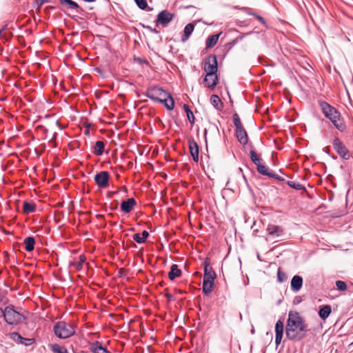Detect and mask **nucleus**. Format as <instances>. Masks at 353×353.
I'll return each instance as SVG.
<instances>
[{
  "label": "nucleus",
  "instance_id": "obj_64",
  "mask_svg": "<svg viewBox=\"0 0 353 353\" xmlns=\"http://www.w3.org/2000/svg\"><path fill=\"white\" fill-rule=\"evenodd\" d=\"M325 152L330 154V152L327 150H325Z\"/></svg>",
  "mask_w": 353,
  "mask_h": 353
},
{
  "label": "nucleus",
  "instance_id": "obj_24",
  "mask_svg": "<svg viewBox=\"0 0 353 353\" xmlns=\"http://www.w3.org/2000/svg\"><path fill=\"white\" fill-rule=\"evenodd\" d=\"M210 100L211 104L213 105V107L216 110H221L223 108V103L221 101V99L218 95H216V94L211 95Z\"/></svg>",
  "mask_w": 353,
  "mask_h": 353
},
{
  "label": "nucleus",
  "instance_id": "obj_30",
  "mask_svg": "<svg viewBox=\"0 0 353 353\" xmlns=\"http://www.w3.org/2000/svg\"><path fill=\"white\" fill-rule=\"evenodd\" d=\"M183 108L186 114L188 120L191 124H194L195 122V117L192 111L190 110V106L188 104H183Z\"/></svg>",
  "mask_w": 353,
  "mask_h": 353
},
{
  "label": "nucleus",
  "instance_id": "obj_34",
  "mask_svg": "<svg viewBox=\"0 0 353 353\" xmlns=\"http://www.w3.org/2000/svg\"><path fill=\"white\" fill-rule=\"evenodd\" d=\"M250 159L257 166V165L261 164V161H263L262 159H261L258 154H256V151L254 150H252L250 152Z\"/></svg>",
  "mask_w": 353,
  "mask_h": 353
},
{
  "label": "nucleus",
  "instance_id": "obj_33",
  "mask_svg": "<svg viewBox=\"0 0 353 353\" xmlns=\"http://www.w3.org/2000/svg\"><path fill=\"white\" fill-rule=\"evenodd\" d=\"M51 350L53 353H69L65 347L60 346L58 344L51 345Z\"/></svg>",
  "mask_w": 353,
  "mask_h": 353
},
{
  "label": "nucleus",
  "instance_id": "obj_3",
  "mask_svg": "<svg viewBox=\"0 0 353 353\" xmlns=\"http://www.w3.org/2000/svg\"><path fill=\"white\" fill-rule=\"evenodd\" d=\"M5 312L4 321L9 325H20L27 320V317L19 310H17L13 305L6 306Z\"/></svg>",
  "mask_w": 353,
  "mask_h": 353
},
{
  "label": "nucleus",
  "instance_id": "obj_6",
  "mask_svg": "<svg viewBox=\"0 0 353 353\" xmlns=\"http://www.w3.org/2000/svg\"><path fill=\"white\" fill-rule=\"evenodd\" d=\"M169 92L158 86L149 87L147 91L143 94L145 97L150 99L154 102H157V100H160L164 97Z\"/></svg>",
  "mask_w": 353,
  "mask_h": 353
},
{
  "label": "nucleus",
  "instance_id": "obj_53",
  "mask_svg": "<svg viewBox=\"0 0 353 353\" xmlns=\"http://www.w3.org/2000/svg\"><path fill=\"white\" fill-rule=\"evenodd\" d=\"M6 307L4 309H2L0 307V318L3 317L5 319V315H6Z\"/></svg>",
  "mask_w": 353,
  "mask_h": 353
},
{
  "label": "nucleus",
  "instance_id": "obj_14",
  "mask_svg": "<svg viewBox=\"0 0 353 353\" xmlns=\"http://www.w3.org/2000/svg\"><path fill=\"white\" fill-rule=\"evenodd\" d=\"M157 103L163 104L168 110H172L174 108V101L170 93L157 100Z\"/></svg>",
  "mask_w": 353,
  "mask_h": 353
},
{
  "label": "nucleus",
  "instance_id": "obj_40",
  "mask_svg": "<svg viewBox=\"0 0 353 353\" xmlns=\"http://www.w3.org/2000/svg\"><path fill=\"white\" fill-rule=\"evenodd\" d=\"M209 130H211V131H214L216 133L219 134V128L214 123H210V125L209 127ZM208 130V129H207V128H205V130H204V136H205V139L206 142H207L206 136H207Z\"/></svg>",
  "mask_w": 353,
  "mask_h": 353
},
{
  "label": "nucleus",
  "instance_id": "obj_31",
  "mask_svg": "<svg viewBox=\"0 0 353 353\" xmlns=\"http://www.w3.org/2000/svg\"><path fill=\"white\" fill-rule=\"evenodd\" d=\"M204 271V277L203 279L208 280L209 281L214 282L216 279V273L214 271L213 268L208 269V270Z\"/></svg>",
  "mask_w": 353,
  "mask_h": 353
},
{
  "label": "nucleus",
  "instance_id": "obj_39",
  "mask_svg": "<svg viewBox=\"0 0 353 353\" xmlns=\"http://www.w3.org/2000/svg\"><path fill=\"white\" fill-rule=\"evenodd\" d=\"M252 33V32L243 34L242 35L237 37L236 39L228 43V45H230L231 47L234 46L236 45L239 42H240L245 36L249 35Z\"/></svg>",
  "mask_w": 353,
  "mask_h": 353
},
{
  "label": "nucleus",
  "instance_id": "obj_1",
  "mask_svg": "<svg viewBox=\"0 0 353 353\" xmlns=\"http://www.w3.org/2000/svg\"><path fill=\"white\" fill-rule=\"evenodd\" d=\"M308 331L307 325L299 312L290 311L285 326L286 339L295 343L299 342L306 337Z\"/></svg>",
  "mask_w": 353,
  "mask_h": 353
},
{
  "label": "nucleus",
  "instance_id": "obj_16",
  "mask_svg": "<svg viewBox=\"0 0 353 353\" xmlns=\"http://www.w3.org/2000/svg\"><path fill=\"white\" fill-rule=\"evenodd\" d=\"M266 230L268 235L274 238L280 236L283 233V230L281 227L273 224H269Z\"/></svg>",
  "mask_w": 353,
  "mask_h": 353
},
{
  "label": "nucleus",
  "instance_id": "obj_42",
  "mask_svg": "<svg viewBox=\"0 0 353 353\" xmlns=\"http://www.w3.org/2000/svg\"><path fill=\"white\" fill-rule=\"evenodd\" d=\"M68 9L75 10L77 13H79V14L83 15V16H85L87 13L85 10H84L83 8L80 7V6L77 3V6H75V7L70 6V8Z\"/></svg>",
  "mask_w": 353,
  "mask_h": 353
},
{
  "label": "nucleus",
  "instance_id": "obj_37",
  "mask_svg": "<svg viewBox=\"0 0 353 353\" xmlns=\"http://www.w3.org/2000/svg\"><path fill=\"white\" fill-rule=\"evenodd\" d=\"M232 119H233V123H234V126L236 127V129H239V128H243V126L241 123V119L239 118V116L238 115L237 113H234L233 114Z\"/></svg>",
  "mask_w": 353,
  "mask_h": 353
},
{
  "label": "nucleus",
  "instance_id": "obj_50",
  "mask_svg": "<svg viewBox=\"0 0 353 353\" xmlns=\"http://www.w3.org/2000/svg\"><path fill=\"white\" fill-rule=\"evenodd\" d=\"M302 302V298L300 296H296L293 300V303L294 305H298Z\"/></svg>",
  "mask_w": 353,
  "mask_h": 353
},
{
  "label": "nucleus",
  "instance_id": "obj_36",
  "mask_svg": "<svg viewBox=\"0 0 353 353\" xmlns=\"http://www.w3.org/2000/svg\"><path fill=\"white\" fill-rule=\"evenodd\" d=\"M287 280L286 274L281 270V268H279L277 270V281L279 283H283Z\"/></svg>",
  "mask_w": 353,
  "mask_h": 353
},
{
  "label": "nucleus",
  "instance_id": "obj_26",
  "mask_svg": "<svg viewBox=\"0 0 353 353\" xmlns=\"http://www.w3.org/2000/svg\"><path fill=\"white\" fill-rule=\"evenodd\" d=\"M105 145L103 141H97L93 148V153L97 156H101L104 152Z\"/></svg>",
  "mask_w": 353,
  "mask_h": 353
},
{
  "label": "nucleus",
  "instance_id": "obj_32",
  "mask_svg": "<svg viewBox=\"0 0 353 353\" xmlns=\"http://www.w3.org/2000/svg\"><path fill=\"white\" fill-rule=\"evenodd\" d=\"M85 261V257L84 255L79 256V261H70L69 263V265L74 267L77 270H80L82 269L83 263Z\"/></svg>",
  "mask_w": 353,
  "mask_h": 353
},
{
  "label": "nucleus",
  "instance_id": "obj_54",
  "mask_svg": "<svg viewBox=\"0 0 353 353\" xmlns=\"http://www.w3.org/2000/svg\"><path fill=\"white\" fill-rule=\"evenodd\" d=\"M118 192H119V191H118V190H117V191L112 192H110V193H108V195H107V196H108V198L111 199L114 194H117Z\"/></svg>",
  "mask_w": 353,
  "mask_h": 353
},
{
  "label": "nucleus",
  "instance_id": "obj_61",
  "mask_svg": "<svg viewBox=\"0 0 353 353\" xmlns=\"http://www.w3.org/2000/svg\"><path fill=\"white\" fill-rule=\"evenodd\" d=\"M121 191H123V192L125 193H127V190L125 188H124L123 190H122Z\"/></svg>",
  "mask_w": 353,
  "mask_h": 353
},
{
  "label": "nucleus",
  "instance_id": "obj_45",
  "mask_svg": "<svg viewBox=\"0 0 353 353\" xmlns=\"http://www.w3.org/2000/svg\"><path fill=\"white\" fill-rule=\"evenodd\" d=\"M203 270H208V269H210V268H212V267H210V260L208 257H206L203 262Z\"/></svg>",
  "mask_w": 353,
  "mask_h": 353
},
{
  "label": "nucleus",
  "instance_id": "obj_47",
  "mask_svg": "<svg viewBox=\"0 0 353 353\" xmlns=\"http://www.w3.org/2000/svg\"><path fill=\"white\" fill-rule=\"evenodd\" d=\"M141 26L143 28L148 30L152 33H154V34H159V30H157L156 28H152L150 26L145 25V24H141Z\"/></svg>",
  "mask_w": 353,
  "mask_h": 353
},
{
  "label": "nucleus",
  "instance_id": "obj_25",
  "mask_svg": "<svg viewBox=\"0 0 353 353\" xmlns=\"http://www.w3.org/2000/svg\"><path fill=\"white\" fill-rule=\"evenodd\" d=\"M25 248L27 252H32L34 249L35 239L33 236H28L24 239Z\"/></svg>",
  "mask_w": 353,
  "mask_h": 353
},
{
  "label": "nucleus",
  "instance_id": "obj_43",
  "mask_svg": "<svg viewBox=\"0 0 353 353\" xmlns=\"http://www.w3.org/2000/svg\"><path fill=\"white\" fill-rule=\"evenodd\" d=\"M59 2L62 6H67L68 8H69L70 6H77V2L72 0H59Z\"/></svg>",
  "mask_w": 353,
  "mask_h": 353
},
{
  "label": "nucleus",
  "instance_id": "obj_21",
  "mask_svg": "<svg viewBox=\"0 0 353 353\" xmlns=\"http://www.w3.org/2000/svg\"><path fill=\"white\" fill-rule=\"evenodd\" d=\"M331 312V306L330 305H323L319 307L318 314L321 319L325 320L330 315Z\"/></svg>",
  "mask_w": 353,
  "mask_h": 353
},
{
  "label": "nucleus",
  "instance_id": "obj_62",
  "mask_svg": "<svg viewBox=\"0 0 353 353\" xmlns=\"http://www.w3.org/2000/svg\"><path fill=\"white\" fill-rule=\"evenodd\" d=\"M108 4L110 3V0H104Z\"/></svg>",
  "mask_w": 353,
  "mask_h": 353
},
{
  "label": "nucleus",
  "instance_id": "obj_19",
  "mask_svg": "<svg viewBox=\"0 0 353 353\" xmlns=\"http://www.w3.org/2000/svg\"><path fill=\"white\" fill-rule=\"evenodd\" d=\"M195 25L192 23H188L183 30V34L181 37V41L186 42L194 30Z\"/></svg>",
  "mask_w": 353,
  "mask_h": 353
},
{
  "label": "nucleus",
  "instance_id": "obj_27",
  "mask_svg": "<svg viewBox=\"0 0 353 353\" xmlns=\"http://www.w3.org/2000/svg\"><path fill=\"white\" fill-rule=\"evenodd\" d=\"M214 282L203 279L202 291L205 295H208L212 291Z\"/></svg>",
  "mask_w": 353,
  "mask_h": 353
},
{
  "label": "nucleus",
  "instance_id": "obj_4",
  "mask_svg": "<svg viewBox=\"0 0 353 353\" xmlns=\"http://www.w3.org/2000/svg\"><path fill=\"white\" fill-rule=\"evenodd\" d=\"M53 330L56 336L61 339L70 338L74 334L73 327L65 321L57 322Z\"/></svg>",
  "mask_w": 353,
  "mask_h": 353
},
{
  "label": "nucleus",
  "instance_id": "obj_8",
  "mask_svg": "<svg viewBox=\"0 0 353 353\" xmlns=\"http://www.w3.org/2000/svg\"><path fill=\"white\" fill-rule=\"evenodd\" d=\"M110 179V174L108 171L97 172L94 177L96 184L101 189H104L109 186Z\"/></svg>",
  "mask_w": 353,
  "mask_h": 353
},
{
  "label": "nucleus",
  "instance_id": "obj_10",
  "mask_svg": "<svg viewBox=\"0 0 353 353\" xmlns=\"http://www.w3.org/2000/svg\"><path fill=\"white\" fill-rule=\"evenodd\" d=\"M188 147L193 161L195 163H198L199 159V145L194 138L190 137L188 139Z\"/></svg>",
  "mask_w": 353,
  "mask_h": 353
},
{
  "label": "nucleus",
  "instance_id": "obj_51",
  "mask_svg": "<svg viewBox=\"0 0 353 353\" xmlns=\"http://www.w3.org/2000/svg\"><path fill=\"white\" fill-rule=\"evenodd\" d=\"M142 237L146 241L148 237L149 236V232L147 230H143L141 233Z\"/></svg>",
  "mask_w": 353,
  "mask_h": 353
},
{
  "label": "nucleus",
  "instance_id": "obj_57",
  "mask_svg": "<svg viewBox=\"0 0 353 353\" xmlns=\"http://www.w3.org/2000/svg\"><path fill=\"white\" fill-rule=\"evenodd\" d=\"M83 1L85 2H87V3H92V2H94L96 0H83Z\"/></svg>",
  "mask_w": 353,
  "mask_h": 353
},
{
  "label": "nucleus",
  "instance_id": "obj_29",
  "mask_svg": "<svg viewBox=\"0 0 353 353\" xmlns=\"http://www.w3.org/2000/svg\"><path fill=\"white\" fill-rule=\"evenodd\" d=\"M256 170L259 174L264 175V176H268L269 177L271 176V174L273 172L272 170H270L269 168L266 165H265L262 163L257 165Z\"/></svg>",
  "mask_w": 353,
  "mask_h": 353
},
{
  "label": "nucleus",
  "instance_id": "obj_56",
  "mask_svg": "<svg viewBox=\"0 0 353 353\" xmlns=\"http://www.w3.org/2000/svg\"><path fill=\"white\" fill-rule=\"evenodd\" d=\"M71 18L75 21H77L78 19H81L80 17L76 16V15H74V16H72Z\"/></svg>",
  "mask_w": 353,
  "mask_h": 353
},
{
  "label": "nucleus",
  "instance_id": "obj_15",
  "mask_svg": "<svg viewBox=\"0 0 353 353\" xmlns=\"http://www.w3.org/2000/svg\"><path fill=\"white\" fill-rule=\"evenodd\" d=\"M303 280L299 275H295L292 278L290 288L292 292H298L303 287Z\"/></svg>",
  "mask_w": 353,
  "mask_h": 353
},
{
  "label": "nucleus",
  "instance_id": "obj_23",
  "mask_svg": "<svg viewBox=\"0 0 353 353\" xmlns=\"http://www.w3.org/2000/svg\"><path fill=\"white\" fill-rule=\"evenodd\" d=\"M181 275V270L179 268V266L176 264H172L170 268V271L168 273L169 279L173 281Z\"/></svg>",
  "mask_w": 353,
  "mask_h": 353
},
{
  "label": "nucleus",
  "instance_id": "obj_22",
  "mask_svg": "<svg viewBox=\"0 0 353 353\" xmlns=\"http://www.w3.org/2000/svg\"><path fill=\"white\" fill-rule=\"evenodd\" d=\"M222 32L209 36L205 41L206 48H213L218 42L220 35Z\"/></svg>",
  "mask_w": 353,
  "mask_h": 353
},
{
  "label": "nucleus",
  "instance_id": "obj_9",
  "mask_svg": "<svg viewBox=\"0 0 353 353\" xmlns=\"http://www.w3.org/2000/svg\"><path fill=\"white\" fill-rule=\"evenodd\" d=\"M332 144L334 149L341 158L345 160L350 159V154L348 150L339 138H334Z\"/></svg>",
  "mask_w": 353,
  "mask_h": 353
},
{
  "label": "nucleus",
  "instance_id": "obj_5",
  "mask_svg": "<svg viewBox=\"0 0 353 353\" xmlns=\"http://www.w3.org/2000/svg\"><path fill=\"white\" fill-rule=\"evenodd\" d=\"M203 70L207 76L217 75L218 61L216 54H210L205 58Z\"/></svg>",
  "mask_w": 353,
  "mask_h": 353
},
{
  "label": "nucleus",
  "instance_id": "obj_2",
  "mask_svg": "<svg viewBox=\"0 0 353 353\" xmlns=\"http://www.w3.org/2000/svg\"><path fill=\"white\" fill-rule=\"evenodd\" d=\"M319 106L325 117L330 120L338 130L343 132L345 130L346 126L341 113L335 108L324 101H319Z\"/></svg>",
  "mask_w": 353,
  "mask_h": 353
},
{
  "label": "nucleus",
  "instance_id": "obj_58",
  "mask_svg": "<svg viewBox=\"0 0 353 353\" xmlns=\"http://www.w3.org/2000/svg\"><path fill=\"white\" fill-rule=\"evenodd\" d=\"M248 14L249 15H252V16H254V14H256V13H254V12H248Z\"/></svg>",
  "mask_w": 353,
  "mask_h": 353
},
{
  "label": "nucleus",
  "instance_id": "obj_48",
  "mask_svg": "<svg viewBox=\"0 0 353 353\" xmlns=\"http://www.w3.org/2000/svg\"><path fill=\"white\" fill-rule=\"evenodd\" d=\"M254 17H256L263 25H264L265 27L268 26L267 23L263 17H262L261 15L256 14H254Z\"/></svg>",
  "mask_w": 353,
  "mask_h": 353
},
{
  "label": "nucleus",
  "instance_id": "obj_28",
  "mask_svg": "<svg viewBox=\"0 0 353 353\" xmlns=\"http://www.w3.org/2000/svg\"><path fill=\"white\" fill-rule=\"evenodd\" d=\"M36 210V205L31 203L27 201H23V211L25 214L34 212Z\"/></svg>",
  "mask_w": 353,
  "mask_h": 353
},
{
  "label": "nucleus",
  "instance_id": "obj_44",
  "mask_svg": "<svg viewBox=\"0 0 353 353\" xmlns=\"http://www.w3.org/2000/svg\"><path fill=\"white\" fill-rule=\"evenodd\" d=\"M133 239L138 243H143L145 242V239L141 236L139 233H136L133 235Z\"/></svg>",
  "mask_w": 353,
  "mask_h": 353
},
{
  "label": "nucleus",
  "instance_id": "obj_38",
  "mask_svg": "<svg viewBox=\"0 0 353 353\" xmlns=\"http://www.w3.org/2000/svg\"><path fill=\"white\" fill-rule=\"evenodd\" d=\"M137 7L143 10L148 8L147 0H134Z\"/></svg>",
  "mask_w": 353,
  "mask_h": 353
},
{
  "label": "nucleus",
  "instance_id": "obj_17",
  "mask_svg": "<svg viewBox=\"0 0 353 353\" xmlns=\"http://www.w3.org/2000/svg\"><path fill=\"white\" fill-rule=\"evenodd\" d=\"M219 78L217 75L205 76L203 79L205 86L213 90L217 85Z\"/></svg>",
  "mask_w": 353,
  "mask_h": 353
},
{
  "label": "nucleus",
  "instance_id": "obj_49",
  "mask_svg": "<svg viewBox=\"0 0 353 353\" xmlns=\"http://www.w3.org/2000/svg\"><path fill=\"white\" fill-rule=\"evenodd\" d=\"M270 178H273V179H277L278 181H284L285 179L283 177L279 176V174H275L274 172H272L271 176H270Z\"/></svg>",
  "mask_w": 353,
  "mask_h": 353
},
{
  "label": "nucleus",
  "instance_id": "obj_55",
  "mask_svg": "<svg viewBox=\"0 0 353 353\" xmlns=\"http://www.w3.org/2000/svg\"><path fill=\"white\" fill-rule=\"evenodd\" d=\"M84 134H85V135H86V136H90V132L89 128L86 129V130L84 131Z\"/></svg>",
  "mask_w": 353,
  "mask_h": 353
},
{
  "label": "nucleus",
  "instance_id": "obj_35",
  "mask_svg": "<svg viewBox=\"0 0 353 353\" xmlns=\"http://www.w3.org/2000/svg\"><path fill=\"white\" fill-rule=\"evenodd\" d=\"M288 185H289L290 188L294 189V190H305V188L304 185L299 183H296L294 181H288L287 183Z\"/></svg>",
  "mask_w": 353,
  "mask_h": 353
},
{
  "label": "nucleus",
  "instance_id": "obj_20",
  "mask_svg": "<svg viewBox=\"0 0 353 353\" xmlns=\"http://www.w3.org/2000/svg\"><path fill=\"white\" fill-rule=\"evenodd\" d=\"M90 350L93 353H112L103 347L99 341H94L91 343Z\"/></svg>",
  "mask_w": 353,
  "mask_h": 353
},
{
  "label": "nucleus",
  "instance_id": "obj_46",
  "mask_svg": "<svg viewBox=\"0 0 353 353\" xmlns=\"http://www.w3.org/2000/svg\"><path fill=\"white\" fill-rule=\"evenodd\" d=\"M49 2V0H35L34 8L39 9L45 3Z\"/></svg>",
  "mask_w": 353,
  "mask_h": 353
},
{
  "label": "nucleus",
  "instance_id": "obj_60",
  "mask_svg": "<svg viewBox=\"0 0 353 353\" xmlns=\"http://www.w3.org/2000/svg\"><path fill=\"white\" fill-rule=\"evenodd\" d=\"M243 177L244 180L245 181V182L247 183V179H246V177H245V176L244 174H243Z\"/></svg>",
  "mask_w": 353,
  "mask_h": 353
},
{
  "label": "nucleus",
  "instance_id": "obj_52",
  "mask_svg": "<svg viewBox=\"0 0 353 353\" xmlns=\"http://www.w3.org/2000/svg\"><path fill=\"white\" fill-rule=\"evenodd\" d=\"M165 297L167 298L168 301H173L174 299V296L172 294H170V293H167L165 294Z\"/></svg>",
  "mask_w": 353,
  "mask_h": 353
},
{
  "label": "nucleus",
  "instance_id": "obj_7",
  "mask_svg": "<svg viewBox=\"0 0 353 353\" xmlns=\"http://www.w3.org/2000/svg\"><path fill=\"white\" fill-rule=\"evenodd\" d=\"M175 14L168 12L167 10H161L157 16L155 21L156 26L161 25L163 28L167 27L174 19Z\"/></svg>",
  "mask_w": 353,
  "mask_h": 353
},
{
  "label": "nucleus",
  "instance_id": "obj_13",
  "mask_svg": "<svg viewBox=\"0 0 353 353\" xmlns=\"http://www.w3.org/2000/svg\"><path fill=\"white\" fill-rule=\"evenodd\" d=\"M137 204V201L134 198H129L121 203V210L124 213H130Z\"/></svg>",
  "mask_w": 353,
  "mask_h": 353
},
{
  "label": "nucleus",
  "instance_id": "obj_18",
  "mask_svg": "<svg viewBox=\"0 0 353 353\" xmlns=\"http://www.w3.org/2000/svg\"><path fill=\"white\" fill-rule=\"evenodd\" d=\"M236 137L241 144L246 145L248 143V136L244 128L236 129Z\"/></svg>",
  "mask_w": 353,
  "mask_h": 353
},
{
  "label": "nucleus",
  "instance_id": "obj_41",
  "mask_svg": "<svg viewBox=\"0 0 353 353\" xmlns=\"http://www.w3.org/2000/svg\"><path fill=\"white\" fill-rule=\"evenodd\" d=\"M336 287L339 291H345L347 290V284L345 281H336Z\"/></svg>",
  "mask_w": 353,
  "mask_h": 353
},
{
  "label": "nucleus",
  "instance_id": "obj_11",
  "mask_svg": "<svg viewBox=\"0 0 353 353\" xmlns=\"http://www.w3.org/2000/svg\"><path fill=\"white\" fill-rule=\"evenodd\" d=\"M10 339L17 344H22L28 346L34 343L35 339L33 338H24L18 332H12L10 334Z\"/></svg>",
  "mask_w": 353,
  "mask_h": 353
},
{
  "label": "nucleus",
  "instance_id": "obj_63",
  "mask_svg": "<svg viewBox=\"0 0 353 353\" xmlns=\"http://www.w3.org/2000/svg\"><path fill=\"white\" fill-rule=\"evenodd\" d=\"M88 10H93V7H89V8H88Z\"/></svg>",
  "mask_w": 353,
  "mask_h": 353
},
{
  "label": "nucleus",
  "instance_id": "obj_12",
  "mask_svg": "<svg viewBox=\"0 0 353 353\" xmlns=\"http://www.w3.org/2000/svg\"><path fill=\"white\" fill-rule=\"evenodd\" d=\"M275 344L276 347L279 345L282 341L284 331V324L281 320L276 321L275 324Z\"/></svg>",
  "mask_w": 353,
  "mask_h": 353
},
{
  "label": "nucleus",
  "instance_id": "obj_59",
  "mask_svg": "<svg viewBox=\"0 0 353 353\" xmlns=\"http://www.w3.org/2000/svg\"><path fill=\"white\" fill-rule=\"evenodd\" d=\"M254 332H255V330H254V327L252 326V328L251 330V333L254 334Z\"/></svg>",
  "mask_w": 353,
  "mask_h": 353
}]
</instances>
